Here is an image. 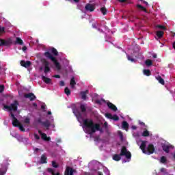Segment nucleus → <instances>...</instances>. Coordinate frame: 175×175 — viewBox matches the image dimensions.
I'll use <instances>...</instances> for the list:
<instances>
[{
    "instance_id": "f257e3e1",
    "label": "nucleus",
    "mask_w": 175,
    "mask_h": 175,
    "mask_svg": "<svg viewBox=\"0 0 175 175\" xmlns=\"http://www.w3.org/2000/svg\"><path fill=\"white\" fill-rule=\"evenodd\" d=\"M83 125L84 126H85V128H88V129H90V131H88V133L89 135H92V133H95L96 131L102 132V128H100V124H99V123H94L92 119L88 118L83 120Z\"/></svg>"
},
{
    "instance_id": "f03ea898",
    "label": "nucleus",
    "mask_w": 175,
    "mask_h": 175,
    "mask_svg": "<svg viewBox=\"0 0 175 175\" xmlns=\"http://www.w3.org/2000/svg\"><path fill=\"white\" fill-rule=\"evenodd\" d=\"M121 157H125L126 159H131V158H132V154H131V152L128 151L126 146H122L120 154H115L113 156V159L118 162V161H121Z\"/></svg>"
},
{
    "instance_id": "7ed1b4c3",
    "label": "nucleus",
    "mask_w": 175,
    "mask_h": 175,
    "mask_svg": "<svg viewBox=\"0 0 175 175\" xmlns=\"http://www.w3.org/2000/svg\"><path fill=\"white\" fill-rule=\"evenodd\" d=\"M146 143L147 142L145 141H142L139 146L140 150H142L144 154H147L148 155H151V154H154V152H155V147H154V145L152 144H150L147 146ZM146 147H147V150H146Z\"/></svg>"
},
{
    "instance_id": "20e7f679",
    "label": "nucleus",
    "mask_w": 175,
    "mask_h": 175,
    "mask_svg": "<svg viewBox=\"0 0 175 175\" xmlns=\"http://www.w3.org/2000/svg\"><path fill=\"white\" fill-rule=\"evenodd\" d=\"M10 117L12 120V125L13 126L18 127L20 131L22 132H25V129L23 126V124H21L20 122H18V120H17L16 117L14 116V114L12 113V112H10Z\"/></svg>"
},
{
    "instance_id": "39448f33",
    "label": "nucleus",
    "mask_w": 175,
    "mask_h": 175,
    "mask_svg": "<svg viewBox=\"0 0 175 175\" xmlns=\"http://www.w3.org/2000/svg\"><path fill=\"white\" fill-rule=\"evenodd\" d=\"M44 55L46 58H49V59H51L52 62H53L55 68H57V70H60L61 64H59V62H58V60H57V59H55V57H54L50 52H45Z\"/></svg>"
},
{
    "instance_id": "423d86ee",
    "label": "nucleus",
    "mask_w": 175,
    "mask_h": 175,
    "mask_svg": "<svg viewBox=\"0 0 175 175\" xmlns=\"http://www.w3.org/2000/svg\"><path fill=\"white\" fill-rule=\"evenodd\" d=\"M3 108L8 111H17V109H18V101L17 100H14L13 103H11L10 105H3Z\"/></svg>"
},
{
    "instance_id": "0eeeda50",
    "label": "nucleus",
    "mask_w": 175,
    "mask_h": 175,
    "mask_svg": "<svg viewBox=\"0 0 175 175\" xmlns=\"http://www.w3.org/2000/svg\"><path fill=\"white\" fill-rule=\"evenodd\" d=\"M42 63L44 66V72L45 75H47L51 70V68H50V62L46 61V59H42Z\"/></svg>"
},
{
    "instance_id": "6e6552de",
    "label": "nucleus",
    "mask_w": 175,
    "mask_h": 175,
    "mask_svg": "<svg viewBox=\"0 0 175 175\" xmlns=\"http://www.w3.org/2000/svg\"><path fill=\"white\" fill-rule=\"evenodd\" d=\"M13 43L12 38H8L7 40L0 39V46H10Z\"/></svg>"
},
{
    "instance_id": "1a4fd4ad",
    "label": "nucleus",
    "mask_w": 175,
    "mask_h": 175,
    "mask_svg": "<svg viewBox=\"0 0 175 175\" xmlns=\"http://www.w3.org/2000/svg\"><path fill=\"white\" fill-rule=\"evenodd\" d=\"M24 98H25L26 99H29V100L32 102V100H35V99H36V96H35L33 93L30 92L28 94H25Z\"/></svg>"
},
{
    "instance_id": "9d476101",
    "label": "nucleus",
    "mask_w": 175,
    "mask_h": 175,
    "mask_svg": "<svg viewBox=\"0 0 175 175\" xmlns=\"http://www.w3.org/2000/svg\"><path fill=\"white\" fill-rule=\"evenodd\" d=\"M38 133H40V135H41V139H42V140H44V142H50V140H51V137H47V135L44 133H42V131H39Z\"/></svg>"
},
{
    "instance_id": "9b49d317",
    "label": "nucleus",
    "mask_w": 175,
    "mask_h": 175,
    "mask_svg": "<svg viewBox=\"0 0 175 175\" xmlns=\"http://www.w3.org/2000/svg\"><path fill=\"white\" fill-rule=\"evenodd\" d=\"M85 10L87 12H94V10H95V6L92 4L88 3L85 6Z\"/></svg>"
},
{
    "instance_id": "f8f14e48",
    "label": "nucleus",
    "mask_w": 175,
    "mask_h": 175,
    "mask_svg": "<svg viewBox=\"0 0 175 175\" xmlns=\"http://www.w3.org/2000/svg\"><path fill=\"white\" fill-rule=\"evenodd\" d=\"M162 149L166 152V154H169L170 152V146L166 144H161Z\"/></svg>"
},
{
    "instance_id": "ddd939ff",
    "label": "nucleus",
    "mask_w": 175,
    "mask_h": 175,
    "mask_svg": "<svg viewBox=\"0 0 175 175\" xmlns=\"http://www.w3.org/2000/svg\"><path fill=\"white\" fill-rule=\"evenodd\" d=\"M31 64L32 63L29 61H26V62L25 60L21 61V66H23V68H29Z\"/></svg>"
},
{
    "instance_id": "4468645a",
    "label": "nucleus",
    "mask_w": 175,
    "mask_h": 175,
    "mask_svg": "<svg viewBox=\"0 0 175 175\" xmlns=\"http://www.w3.org/2000/svg\"><path fill=\"white\" fill-rule=\"evenodd\" d=\"M75 170L70 167H67L65 171V175H73Z\"/></svg>"
},
{
    "instance_id": "2eb2a0df",
    "label": "nucleus",
    "mask_w": 175,
    "mask_h": 175,
    "mask_svg": "<svg viewBox=\"0 0 175 175\" xmlns=\"http://www.w3.org/2000/svg\"><path fill=\"white\" fill-rule=\"evenodd\" d=\"M107 105L108 106L109 109H110L111 110H113V111H117L118 110L117 107L114 104L110 102H107Z\"/></svg>"
},
{
    "instance_id": "dca6fc26",
    "label": "nucleus",
    "mask_w": 175,
    "mask_h": 175,
    "mask_svg": "<svg viewBox=\"0 0 175 175\" xmlns=\"http://www.w3.org/2000/svg\"><path fill=\"white\" fill-rule=\"evenodd\" d=\"M81 99L85 100L87 99V94H88V90L83 91L80 92Z\"/></svg>"
},
{
    "instance_id": "f3484780",
    "label": "nucleus",
    "mask_w": 175,
    "mask_h": 175,
    "mask_svg": "<svg viewBox=\"0 0 175 175\" xmlns=\"http://www.w3.org/2000/svg\"><path fill=\"white\" fill-rule=\"evenodd\" d=\"M156 79L159 81L160 84H161L162 85H165V80L163 79L161 76L158 75L157 77H156Z\"/></svg>"
},
{
    "instance_id": "a211bd4d",
    "label": "nucleus",
    "mask_w": 175,
    "mask_h": 175,
    "mask_svg": "<svg viewBox=\"0 0 175 175\" xmlns=\"http://www.w3.org/2000/svg\"><path fill=\"white\" fill-rule=\"evenodd\" d=\"M42 126H44L46 128V129H49L50 128V126L51 125V123H50V120H46L45 122H42Z\"/></svg>"
},
{
    "instance_id": "6ab92c4d",
    "label": "nucleus",
    "mask_w": 175,
    "mask_h": 175,
    "mask_svg": "<svg viewBox=\"0 0 175 175\" xmlns=\"http://www.w3.org/2000/svg\"><path fill=\"white\" fill-rule=\"evenodd\" d=\"M70 85L71 88H75V86L76 85V81L75 80V77H72L70 81Z\"/></svg>"
},
{
    "instance_id": "aec40b11",
    "label": "nucleus",
    "mask_w": 175,
    "mask_h": 175,
    "mask_svg": "<svg viewBox=\"0 0 175 175\" xmlns=\"http://www.w3.org/2000/svg\"><path fill=\"white\" fill-rule=\"evenodd\" d=\"M42 79L43 81H44V83H46V84H50L51 83V79L50 78H48V77L42 75Z\"/></svg>"
},
{
    "instance_id": "412c9836",
    "label": "nucleus",
    "mask_w": 175,
    "mask_h": 175,
    "mask_svg": "<svg viewBox=\"0 0 175 175\" xmlns=\"http://www.w3.org/2000/svg\"><path fill=\"white\" fill-rule=\"evenodd\" d=\"M136 8L137 9H139V10H142V12H145V13H147V10L146 9V8L143 7L142 5L137 4Z\"/></svg>"
},
{
    "instance_id": "4be33fe9",
    "label": "nucleus",
    "mask_w": 175,
    "mask_h": 175,
    "mask_svg": "<svg viewBox=\"0 0 175 175\" xmlns=\"http://www.w3.org/2000/svg\"><path fill=\"white\" fill-rule=\"evenodd\" d=\"M80 110L81 113H85V111H87V105L84 104H81L80 105Z\"/></svg>"
},
{
    "instance_id": "5701e85b",
    "label": "nucleus",
    "mask_w": 175,
    "mask_h": 175,
    "mask_svg": "<svg viewBox=\"0 0 175 175\" xmlns=\"http://www.w3.org/2000/svg\"><path fill=\"white\" fill-rule=\"evenodd\" d=\"M15 43L16 44H20V46H23V44H24V42L19 37L16 38V40Z\"/></svg>"
},
{
    "instance_id": "b1692460",
    "label": "nucleus",
    "mask_w": 175,
    "mask_h": 175,
    "mask_svg": "<svg viewBox=\"0 0 175 175\" xmlns=\"http://www.w3.org/2000/svg\"><path fill=\"white\" fill-rule=\"evenodd\" d=\"M122 128H123V129H128V128H129V124H128V122L124 121L122 123Z\"/></svg>"
},
{
    "instance_id": "393cba45",
    "label": "nucleus",
    "mask_w": 175,
    "mask_h": 175,
    "mask_svg": "<svg viewBox=\"0 0 175 175\" xmlns=\"http://www.w3.org/2000/svg\"><path fill=\"white\" fill-rule=\"evenodd\" d=\"M40 162L41 163H47V157L44 154L41 156Z\"/></svg>"
},
{
    "instance_id": "a878e982",
    "label": "nucleus",
    "mask_w": 175,
    "mask_h": 175,
    "mask_svg": "<svg viewBox=\"0 0 175 175\" xmlns=\"http://www.w3.org/2000/svg\"><path fill=\"white\" fill-rule=\"evenodd\" d=\"M47 171L49 172V173H51V174L52 175H59V172H54V170L53 168H48Z\"/></svg>"
},
{
    "instance_id": "bb28decb",
    "label": "nucleus",
    "mask_w": 175,
    "mask_h": 175,
    "mask_svg": "<svg viewBox=\"0 0 175 175\" xmlns=\"http://www.w3.org/2000/svg\"><path fill=\"white\" fill-rule=\"evenodd\" d=\"M100 11L103 14V16H106V14H107V9L106 8V7L101 8L100 9Z\"/></svg>"
},
{
    "instance_id": "cd10ccee",
    "label": "nucleus",
    "mask_w": 175,
    "mask_h": 175,
    "mask_svg": "<svg viewBox=\"0 0 175 175\" xmlns=\"http://www.w3.org/2000/svg\"><path fill=\"white\" fill-rule=\"evenodd\" d=\"M143 72L145 76H151V70H150L144 69Z\"/></svg>"
},
{
    "instance_id": "c85d7f7f",
    "label": "nucleus",
    "mask_w": 175,
    "mask_h": 175,
    "mask_svg": "<svg viewBox=\"0 0 175 175\" xmlns=\"http://www.w3.org/2000/svg\"><path fill=\"white\" fill-rule=\"evenodd\" d=\"M156 35H157V36L159 39H161V38H162V37L163 36V31H159L157 32Z\"/></svg>"
},
{
    "instance_id": "c756f323",
    "label": "nucleus",
    "mask_w": 175,
    "mask_h": 175,
    "mask_svg": "<svg viewBox=\"0 0 175 175\" xmlns=\"http://www.w3.org/2000/svg\"><path fill=\"white\" fill-rule=\"evenodd\" d=\"M51 53L52 54H53V55H55V57H57V55H58V51H57L55 49V48H52L51 49Z\"/></svg>"
},
{
    "instance_id": "7c9ffc66",
    "label": "nucleus",
    "mask_w": 175,
    "mask_h": 175,
    "mask_svg": "<svg viewBox=\"0 0 175 175\" xmlns=\"http://www.w3.org/2000/svg\"><path fill=\"white\" fill-rule=\"evenodd\" d=\"M74 114H75L76 117H77V118H81V113H80V111L76 110L74 111Z\"/></svg>"
},
{
    "instance_id": "2f4dec72",
    "label": "nucleus",
    "mask_w": 175,
    "mask_h": 175,
    "mask_svg": "<svg viewBox=\"0 0 175 175\" xmlns=\"http://www.w3.org/2000/svg\"><path fill=\"white\" fill-rule=\"evenodd\" d=\"M142 136H144V137H148V136H150V132L147 130L144 131L142 133Z\"/></svg>"
},
{
    "instance_id": "473e14b6",
    "label": "nucleus",
    "mask_w": 175,
    "mask_h": 175,
    "mask_svg": "<svg viewBox=\"0 0 175 175\" xmlns=\"http://www.w3.org/2000/svg\"><path fill=\"white\" fill-rule=\"evenodd\" d=\"M145 64L147 66H151V65H152V61L151 59H147L146 60Z\"/></svg>"
},
{
    "instance_id": "72a5a7b5",
    "label": "nucleus",
    "mask_w": 175,
    "mask_h": 175,
    "mask_svg": "<svg viewBox=\"0 0 175 175\" xmlns=\"http://www.w3.org/2000/svg\"><path fill=\"white\" fill-rule=\"evenodd\" d=\"M64 92L68 96H69V95H70V90H69V88H65Z\"/></svg>"
},
{
    "instance_id": "f704fd0d",
    "label": "nucleus",
    "mask_w": 175,
    "mask_h": 175,
    "mask_svg": "<svg viewBox=\"0 0 175 175\" xmlns=\"http://www.w3.org/2000/svg\"><path fill=\"white\" fill-rule=\"evenodd\" d=\"M166 161H167V159H166V157L165 156H162L161 157L160 161L161 162V163H166Z\"/></svg>"
},
{
    "instance_id": "c9c22d12",
    "label": "nucleus",
    "mask_w": 175,
    "mask_h": 175,
    "mask_svg": "<svg viewBox=\"0 0 175 175\" xmlns=\"http://www.w3.org/2000/svg\"><path fill=\"white\" fill-rule=\"evenodd\" d=\"M112 120L114 121H118V120H120V117H118L117 115H113L112 116Z\"/></svg>"
},
{
    "instance_id": "e433bc0d",
    "label": "nucleus",
    "mask_w": 175,
    "mask_h": 175,
    "mask_svg": "<svg viewBox=\"0 0 175 175\" xmlns=\"http://www.w3.org/2000/svg\"><path fill=\"white\" fill-rule=\"evenodd\" d=\"M126 57L129 61H131V62H135V59L132 57H131L129 55H126Z\"/></svg>"
},
{
    "instance_id": "4c0bfd02",
    "label": "nucleus",
    "mask_w": 175,
    "mask_h": 175,
    "mask_svg": "<svg viewBox=\"0 0 175 175\" xmlns=\"http://www.w3.org/2000/svg\"><path fill=\"white\" fill-rule=\"evenodd\" d=\"M29 122H31V119H29V118H25V120H24L25 124H29Z\"/></svg>"
},
{
    "instance_id": "58836bf2",
    "label": "nucleus",
    "mask_w": 175,
    "mask_h": 175,
    "mask_svg": "<svg viewBox=\"0 0 175 175\" xmlns=\"http://www.w3.org/2000/svg\"><path fill=\"white\" fill-rule=\"evenodd\" d=\"M52 166L53 167H55V169H57V167H58V164H57L55 161H52Z\"/></svg>"
},
{
    "instance_id": "ea45409f",
    "label": "nucleus",
    "mask_w": 175,
    "mask_h": 175,
    "mask_svg": "<svg viewBox=\"0 0 175 175\" xmlns=\"http://www.w3.org/2000/svg\"><path fill=\"white\" fill-rule=\"evenodd\" d=\"M92 27L93 28H98V27H99V23L98 22H96L92 24Z\"/></svg>"
},
{
    "instance_id": "a19ab883",
    "label": "nucleus",
    "mask_w": 175,
    "mask_h": 175,
    "mask_svg": "<svg viewBox=\"0 0 175 175\" xmlns=\"http://www.w3.org/2000/svg\"><path fill=\"white\" fill-rule=\"evenodd\" d=\"M3 91H5V85H0V92L2 93V92H3Z\"/></svg>"
},
{
    "instance_id": "79ce46f5",
    "label": "nucleus",
    "mask_w": 175,
    "mask_h": 175,
    "mask_svg": "<svg viewBox=\"0 0 175 175\" xmlns=\"http://www.w3.org/2000/svg\"><path fill=\"white\" fill-rule=\"evenodd\" d=\"M106 117H107V118H109L110 120L113 119V115H111V113H106Z\"/></svg>"
},
{
    "instance_id": "37998d69",
    "label": "nucleus",
    "mask_w": 175,
    "mask_h": 175,
    "mask_svg": "<svg viewBox=\"0 0 175 175\" xmlns=\"http://www.w3.org/2000/svg\"><path fill=\"white\" fill-rule=\"evenodd\" d=\"M36 122H38V124H41V125L42 124V118H38V119H36Z\"/></svg>"
},
{
    "instance_id": "c03bdc74",
    "label": "nucleus",
    "mask_w": 175,
    "mask_h": 175,
    "mask_svg": "<svg viewBox=\"0 0 175 175\" xmlns=\"http://www.w3.org/2000/svg\"><path fill=\"white\" fill-rule=\"evenodd\" d=\"M119 136H120V140L122 141V142H124V135H122V133L120 132V133H119Z\"/></svg>"
},
{
    "instance_id": "a18cd8bd",
    "label": "nucleus",
    "mask_w": 175,
    "mask_h": 175,
    "mask_svg": "<svg viewBox=\"0 0 175 175\" xmlns=\"http://www.w3.org/2000/svg\"><path fill=\"white\" fill-rule=\"evenodd\" d=\"M157 28H159L160 29H166L165 26L161 25H157Z\"/></svg>"
},
{
    "instance_id": "49530a36",
    "label": "nucleus",
    "mask_w": 175,
    "mask_h": 175,
    "mask_svg": "<svg viewBox=\"0 0 175 175\" xmlns=\"http://www.w3.org/2000/svg\"><path fill=\"white\" fill-rule=\"evenodd\" d=\"M0 33H5V27H0Z\"/></svg>"
},
{
    "instance_id": "de8ad7c7",
    "label": "nucleus",
    "mask_w": 175,
    "mask_h": 175,
    "mask_svg": "<svg viewBox=\"0 0 175 175\" xmlns=\"http://www.w3.org/2000/svg\"><path fill=\"white\" fill-rule=\"evenodd\" d=\"M59 85L64 87L65 85V82L64 81H60Z\"/></svg>"
},
{
    "instance_id": "09e8293b",
    "label": "nucleus",
    "mask_w": 175,
    "mask_h": 175,
    "mask_svg": "<svg viewBox=\"0 0 175 175\" xmlns=\"http://www.w3.org/2000/svg\"><path fill=\"white\" fill-rule=\"evenodd\" d=\"M41 109L43 110V111H46V105H42L41 106Z\"/></svg>"
},
{
    "instance_id": "8fccbe9b",
    "label": "nucleus",
    "mask_w": 175,
    "mask_h": 175,
    "mask_svg": "<svg viewBox=\"0 0 175 175\" xmlns=\"http://www.w3.org/2000/svg\"><path fill=\"white\" fill-rule=\"evenodd\" d=\"M34 137L36 140H39L40 139V137L38 134H35Z\"/></svg>"
},
{
    "instance_id": "3c124183",
    "label": "nucleus",
    "mask_w": 175,
    "mask_h": 175,
    "mask_svg": "<svg viewBox=\"0 0 175 175\" xmlns=\"http://www.w3.org/2000/svg\"><path fill=\"white\" fill-rule=\"evenodd\" d=\"M118 1L120 3H125V2H128V0H118Z\"/></svg>"
},
{
    "instance_id": "603ef678",
    "label": "nucleus",
    "mask_w": 175,
    "mask_h": 175,
    "mask_svg": "<svg viewBox=\"0 0 175 175\" xmlns=\"http://www.w3.org/2000/svg\"><path fill=\"white\" fill-rule=\"evenodd\" d=\"M53 77H55V79H61V75H53Z\"/></svg>"
},
{
    "instance_id": "864d4df0",
    "label": "nucleus",
    "mask_w": 175,
    "mask_h": 175,
    "mask_svg": "<svg viewBox=\"0 0 175 175\" xmlns=\"http://www.w3.org/2000/svg\"><path fill=\"white\" fill-rule=\"evenodd\" d=\"M160 172H161V173H165V172H166V169L165 168H161L160 169Z\"/></svg>"
},
{
    "instance_id": "5fc2aeb1",
    "label": "nucleus",
    "mask_w": 175,
    "mask_h": 175,
    "mask_svg": "<svg viewBox=\"0 0 175 175\" xmlns=\"http://www.w3.org/2000/svg\"><path fill=\"white\" fill-rule=\"evenodd\" d=\"M5 173H6V172H3V171L1 170V168H0V175H5Z\"/></svg>"
},
{
    "instance_id": "6e6d98bb",
    "label": "nucleus",
    "mask_w": 175,
    "mask_h": 175,
    "mask_svg": "<svg viewBox=\"0 0 175 175\" xmlns=\"http://www.w3.org/2000/svg\"><path fill=\"white\" fill-rule=\"evenodd\" d=\"M22 50L23 51H26L27 47L25 46H23Z\"/></svg>"
},
{
    "instance_id": "4d7b16f0",
    "label": "nucleus",
    "mask_w": 175,
    "mask_h": 175,
    "mask_svg": "<svg viewBox=\"0 0 175 175\" xmlns=\"http://www.w3.org/2000/svg\"><path fill=\"white\" fill-rule=\"evenodd\" d=\"M143 3H145V5H146V6H148V3L146 1H143Z\"/></svg>"
},
{
    "instance_id": "13d9d810",
    "label": "nucleus",
    "mask_w": 175,
    "mask_h": 175,
    "mask_svg": "<svg viewBox=\"0 0 175 175\" xmlns=\"http://www.w3.org/2000/svg\"><path fill=\"white\" fill-rule=\"evenodd\" d=\"M70 1V0H68ZM74 2H75V3H79V2H80V0H73Z\"/></svg>"
},
{
    "instance_id": "bf43d9fd",
    "label": "nucleus",
    "mask_w": 175,
    "mask_h": 175,
    "mask_svg": "<svg viewBox=\"0 0 175 175\" xmlns=\"http://www.w3.org/2000/svg\"><path fill=\"white\" fill-rule=\"evenodd\" d=\"M33 106L34 107H38V104H36V103H33Z\"/></svg>"
},
{
    "instance_id": "052dcab7",
    "label": "nucleus",
    "mask_w": 175,
    "mask_h": 175,
    "mask_svg": "<svg viewBox=\"0 0 175 175\" xmlns=\"http://www.w3.org/2000/svg\"><path fill=\"white\" fill-rule=\"evenodd\" d=\"M104 126H105V128H107V122H105V123H104Z\"/></svg>"
},
{
    "instance_id": "680f3d73",
    "label": "nucleus",
    "mask_w": 175,
    "mask_h": 175,
    "mask_svg": "<svg viewBox=\"0 0 175 175\" xmlns=\"http://www.w3.org/2000/svg\"><path fill=\"white\" fill-rule=\"evenodd\" d=\"M48 116H51V111H49L48 113H47Z\"/></svg>"
},
{
    "instance_id": "e2e57ef3",
    "label": "nucleus",
    "mask_w": 175,
    "mask_h": 175,
    "mask_svg": "<svg viewBox=\"0 0 175 175\" xmlns=\"http://www.w3.org/2000/svg\"><path fill=\"white\" fill-rule=\"evenodd\" d=\"M57 143H61V139H57Z\"/></svg>"
},
{
    "instance_id": "0e129e2a",
    "label": "nucleus",
    "mask_w": 175,
    "mask_h": 175,
    "mask_svg": "<svg viewBox=\"0 0 175 175\" xmlns=\"http://www.w3.org/2000/svg\"><path fill=\"white\" fill-rule=\"evenodd\" d=\"M153 58H157V54L153 55Z\"/></svg>"
},
{
    "instance_id": "69168bd1",
    "label": "nucleus",
    "mask_w": 175,
    "mask_h": 175,
    "mask_svg": "<svg viewBox=\"0 0 175 175\" xmlns=\"http://www.w3.org/2000/svg\"><path fill=\"white\" fill-rule=\"evenodd\" d=\"M140 124L141 125H145L144 122H140Z\"/></svg>"
},
{
    "instance_id": "338daca9",
    "label": "nucleus",
    "mask_w": 175,
    "mask_h": 175,
    "mask_svg": "<svg viewBox=\"0 0 175 175\" xmlns=\"http://www.w3.org/2000/svg\"><path fill=\"white\" fill-rule=\"evenodd\" d=\"M98 175H103V174H102V172H98Z\"/></svg>"
},
{
    "instance_id": "774afa93",
    "label": "nucleus",
    "mask_w": 175,
    "mask_h": 175,
    "mask_svg": "<svg viewBox=\"0 0 175 175\" xmlns=\"http://www.w3.org/2000/svg\"><path fill=\"white\" fill-rule=\"evenodd\" d=\"M96 103L100 104V100H97V101H96Z\"/></svg>"
}]
</instances>
